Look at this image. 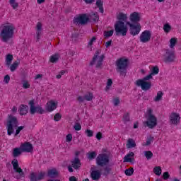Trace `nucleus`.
<instances>
[{
	"label": "nucleus",
	"instance_id": "f257e3e1",
	"mask_svg": "<svg viewBox=\"0 0 181 181\" xmlns=\"http://www.w3.org/2000/svg\"><path fill=\"white\" fill-rule=\"evenodd\" d=\"M15 31V26L13 25H4L0 34L1 41L6 43L13 37V32Z\"/></svg>",
	"mask_w": 181,
	"mask_h": 181
},
{
	"label": "nucleus",
	"instance_id": "f03ea898",
	"mask_svg": "<svg viewBox=\"0 0 181 181\" xmlns=\"http://www.w3.org/2000/svg\"><path fill=\"white\" fill-rule=\"evenodd\" d=\"M128 69V59L120 58L116 61V71L121 77L127 76V70Z\"/></svg>",
	"mask_w": 181,
	"mask_h": 181
},
{
	"label": "nucleus",
	"instance_id": "7ed1b4c3",
	"mask_svg": "<svg viewBox=\"0 0 181 181\" xmlns=\"http://www.w3.org/2000/svg\"><path fill=\"white\" fill-rule=\"evenodd\" d=\"M146 117L147 120L144 124L148 128L152 129L158 125V119L156 118V116L153 115V110L152 109H147Z\"/></svg>",
	"mask_w": 181,
	"mask_h": 181
},
{
	"label": "nucleus",
	"instance_id": "20e7f679",
	"mask_svg": "<svg viewBox=\"0 0 181 181\" xmlns=\"http://www.w3.org/2000/svg\"><path fill=\"white\" fill-rule=\"evenodd\" d=\"M152 78L151 75H147L146 77L142 79H138L135 81L136 86L137 87H141V90L144 91H148L152 87V82L148 81V80H151Z\"/></svg>",
	"mask_w": 181,
	"mask_h": 181
},
{
	"label": "nucleus",
	"instance_id": "39448f33",
	"mask_svg": "<svg viewBox=\"0 0 181 181\" xmlns=\"http://www.w3.org/2000/svg\"><path fill=\"white\" fill-rule=\"evenodd\" d=\"M115 30L117 36H127V33H128V27L125 25V23L122 21H117L115 24Z\"/></svg>",
	"mask_w": 181,
	"mask_h": 181
},
{
	"label": "nucleus",
	"instance_id": "423d86ee",
	"mask_svg": "<svg viewBox=\"0 0 181 181\" xmlns=\"http://www.w3.org/2000/svg\"><path fill=\"white\" fill-rule=\"evenodd\" d=\"M18 127V119L16 117L9 115L7 121V134L11 136L13 134V129Z\"/></svg>",
	"mask_w": 181,
	"mask_h": 181
},
{
	"label": "nucleus",
	"instance_id": "0eeeda50",
	"mask_svg": "<svg viewBox=\"0 0 181 181\" xmlns=\"http://www.w3.org/2000/svg\"><path fill=\"white\" fill-rule=\"evenodd\" d=\"M96 163L98 166H100L101 168L107 166L110 163V156L106 153L99 154L96 158Z\"/></svg>",
	"mask_w": 181,
	"mask_h": 181
},
{
	"label": "nucleus",
	"instance_id": "6e6552de",
	"mask_svg": "<svg viewBox=\"0 0 181 181\" xmlns=\"http://www.w3.org/2000/svg\"><path fill=\"white\" fill-rule=\"evenodd\" d=\"M104 60V55L100 56V51H97L90 62V66L95 64L97 69H100L103 66V61Z\"/></svg>",
	"mask_w": 181,
	"mask_h": 181
},
{
	"label": "nucleus",
	"instance_id": "1a4fd4ad",
	"mask_svg": "<svg viewBox=\"0 0 181 181\" xmlns=\"http://www.w3.org/2000/svg\"><path fill=\"white\" fill-rule=\"evenodd\" d=\"M29 105H30V114L32 115L36 114H43L45 112V110H43V107L41 106H35V102L33 100H30L29 102Z\"/></svg>",
	"mask_w": 181,
	"mask_h": 181
},
{
	"label": "nucleus",
	"instance_id": "9d476101",
	"mask_svg": "<svg viewBox=\"0 0 181 181\" xmlns=\"http://www.w3.org/2000/svg\"><path fill=\"white\" fill-rule=\"evenodd\" d=\"M126 24L129 26V32L130 34L132 35V36H136V35H139V33L141 32V24L137 23L134 25L131 23L130 22H127Z\"/></svg>",
	"mask_w": 181,
	"mask_h": 181
},
{
	"label": "nucleus",
	"instance_id": "9b49d317",
	"mask_svg": "<svg viewBox=\"0 0 181 181\" xmlns=\"http://www.w3.org/2000/svg\"><path fill=\"white\" fill-rule=\"evenodd\" d=\"M11 165H13V169H14L15 172L19 173L18 175L16 176V179H21V177H23L24 173L22 168H19V163L18 160L14 159L11 162Z\"/></svg>",
	"mask_w": 181,
	"mask_h": 181
},
{
	"label": "nucleus",
	"instance_id": "f8f14e48",
	"mask_svg": "<svg viewBox=\"0 0 181 181\" xmlns=\"http://www.w3.org/2000/svg\"><path fill=\"white\" fill-rule=\"evenodd\" d=\"M88 22V17L87 16V14H81L76 17L74 18V23L75 25H86Z\"/></svg>",
	"mask_w": 181,
	"mask_h": 181
},
{
	"label": "nucleus",
	"instance_id": "ddd939ff",
	"mask_svg": "<svg viewBox=\"0 0 181 181\" xmlns=\"http://www.w3.org/2000/svg\"><path fill=\"white\" fill-rule=\"evenodd\" d=\"M45 176H46V173L43 171L31 173L30 175V181H40L45 179Z\"/></svg>",
	"mask_w": 181,
	"mask_h": 181
},
{
	"label": "nucleus",
	"instance_id": "4468645a",
	"mask_svg": "<svg viewBox=\"0 0 181 181\" xmlns=\"http://www.w3.org/2000/svg\"><path fill=\"white\" fill-rule=\"evenodd\" d=\"M152 37V33L150 30H146L140 35V42L141 43H148Z\"/></svg>",
	"mask_w": 181,
	"mask_h": 181
},
{
	"label": "nucleus",
	"instance_id": "2eb2a0df",
	"mask_svg": "<svg viewBox=\"0 0 181 181\" xmlns=\"http://www.w3.org/2000/svg\"><path fill=\"white\" fill-rule=\"evenodd\" d=\"M170 122L173 125H178L180 124V115L179 113L173 112L170 115Z\"/></svg>",
	"mask_w": 181,
	"mask_h": 181
},
{
	"label": "nucleus",
	"instance_id": "dca6fc26",
	"mask_svg": "<svg viewBox=\"0 0 181 181\" xmlns=\"http://www.w3.org/2000/svg\"><path fill=\"white\" fill-rule=\"evenodd\" d=\"M165 62L170 63L175 60V51L173 49L165 50Z\"/></svg>",
	"mask_w": 181,
	"mask_h": 181
},
{
	"label": "nucleus",
	"instance_id": "f3484780",
	"mask_svg": "<svg viewBox=\"0 0 181 181\" xmlns=\"http://www.w3.org/2000/svg\"><path fill=\"white\" fill-rule=\"evenodd\" d=\"M23 152L30 153L33 151V146L29 142H25L21 146Z\"/></svg>",
	"mask_w": 181,
	"mask_h": 181
},
{
	"label": "nucleus",
	"instance_id": "a211bd4d",
	"mask_svg": "<svg viewBox=\"0 0 181 181\" xmlns=\"http://www.w3.org/2000/svg\"><path fill=\"white\" fill-rule=\"evenodd\" d=\"M57 108V103H54L53 100H50L47 102L46 105V110L47 111H49V112H52V111H54Z\"/></svg>",
	"mask_w": 181,
	"mask_h": 181
},
{
	"label": "nucleus",
	"instance_id": "6ab92c4d",
	"mask_svg": "<svg viewBox=\"0 0 181 181\" xmlns=\"http://www.w3.org/2000/svg\"><path fill=\"white\" fill-rule=\"evenodd\" d=\"M130 21L133 23H136L141 21V17L139 16V13L137 12H134L130 15Z\"/></svg>",
	"mask_w": 181,
	"mask_h": 181
},
{
	"label": "nucleus",
	"instance_id": "aec40b11",
	"mask_svg": "<svg viewBox=\"0 0 181 181\" xmlns=\"http://www.w3.org/2000/svg\"><path fill=\"white\" fill-rule=\"evenodd\" d=\"M42 23L38 22L36 25V35H37V42L40 40V35H42Z\"/></svg>",
	"mask_w": 181,
	"mask_h": 181
},
{
	"label": "nucleus",
	"instance_id": "412c9836",
	"mask_svg": "<svg viewBox=\"0 0 181 181\" xmlns=\"http://www.w3.org/2000/svg\"><path fill=\"white\" fill-rule=\"evenodd\" d=\"M90 177L93 180H99L100 177H101V172L100 170H93L90 173Z\"/></svg>",
	"mask_w": 181,
	"mask_h": 181
},
{
	"label": "nucleus",
	"instance_id": "4be33fe9",
	"mask_svg": "<svg viewBox=\"0 0 181 181\" xmlns=\"http://www.w3.org/2000/svg\"><path fill=\"white\" fill-rule=\"evenodd\" d=\"M71 166L74 169H78L80 166H81V163L80 162V159L78 158H75L71 160Z\"/></svg>",
	"mask_w": 181,
	"mask_h": 181
},
{
	"label": "nucleus",
	"instance_id": "5701e85b",
	"mask_svg": "<svg viewBox=\"0 0 181 181\" xmlns=\"http://www.w3.org/2000/svg\"><path fill=\"white\" fill-rule=\"evenodd\" d=\"M47 176L49 177H57L59 176V171L56 168L49 170L47 172Z\"/></svg>",
	"mask_w": 181,
	"mask_h": 181
},
{
	"label": "nucleus",
	"instance_id": "b1692460",
	"mask_svg": "<svg viewBox=\"0 0 181 181\" xmlns=\"http://www.w3.org/2000/svg\"><path fill=\"white\" fill-rule=\"evenodd\" d=\"M60 59V54L56 53L49 57L50 63H57Z\"/></svg>",
	"mask_w": 181,
	"mask_h": 181
},
{
	"label": "nucleus",
	"instance_id": "393cba45",
	"mask_svg": "<svg viewBox=\"0 0 181 181\" xmlns=\"http://www.w3.org/2000/svg\"><path fill=\"white\" fill-rule=\"evenodd\" d=\"M23 151H22V148H15L13 150V158H18V156H20V155H22V153Z\"/></svg>",
	"mask_w": 181,
	"mask_h": 181
},
{
	"label": "nucleus",
	"instance_id": "a878e982",
	"mask_svg": "<svg viewBox=\"0 0 181 181\" xmlns=\"http://www.w3.org/2000/svg\"><path fill=\"white\" fill-rule=\"evenodd\" d=\"M28 110L29 107H28V105H21L20 106V115H26Z\"/></svg>",
	"mask_w": 181,
	"mask_h": 181
},
{
	"label": "nucleus",
	"instance_id": "bb28decb",
	"mask_svg": "<svg viewBox=\"0 0 181 181\" xmlns=\"http://www.w3.org/2000/svg\"><path fill=\"white\" fill-rule=\"evenodd\" d=\"M136 146V144L135 143V140L133 139H129L127 141V148L128 149H131L132 148H135Z\"/></svg>",
	"mask_w": 181,
	"mask_h": 181
},
{
	"label": "nucleus",
	"instance_id": "cd10ccee",
	"mask_svg": "<svg viewBox=\"0 0 181 181\" xmlns=\"http://www.w3.org/2000/svg\"><path fill=\"white\" fill-rule=\"evenodd\" d=\"M12 60H13V56H12V54H7L5 61V64L7 67H9V66H11Z\"/></svg>",
	"mask_w": 181,
	"mask_h": 181
},
{
	"label": "nucleus",
	"instance_id": "c85d7f7f",
	"mask_svg": "<svg viewBox=\"0 0 181 181\" xmlns=\"http://www.w3.org/2000/svg\"><path fill=\"white\" fill-rule=\"evenodd\" d=\"M117 19L120 22H127L128 16H127V14H124V13H119L117 15Z\"/></svg>",
	"mask_w": 181,
	"mask_h": 181
},
{
	"label": "nucleus",
	"instance_id": "c756f323",
	"mask_svg": "<svg viewBox=\"0 0 181 181\" xmlns=\"http://www.w3.org/2000/svg\"><path fill=\"white\" fill-rule=\"evenodd\" d=\"M104 5V2L101 0H98L96 1V6L99 8V11L101 13H104V7L103 6Z\"/></svg>",
	"mask_w": 181,
	"mask_h": 181
},
{
	"label": "nucleus",
	"instance_id": "7c9ffc66",
	"mask_svg": "<svg viewBox=\"0 0 181 181\" xmlns=\"http://www.w3.org/2000/svg\"><path fill=\"white\" fill-rule=\"evenodd\" d=\"M153 173L156 176H160L162 175V168L160 166H156L153 168Z\"/></svg>",
	"mask_w": 181,
	"mask_h": 181
},
{
	"label": "nucleus",
	"instance_id": "2f4dec72",
	"mask_svg": "<svg viewBox=\"0 0 181 181\" xmlns=\"http://www.w3.org/2000/svg\"><path fill=\"white\" fill-rule=\"evenodd\" d=\"M88 159L90 160H93V159H95L97 157V153L95 151H93L87 153Z\"/></svg>",
	"mask_w": 181,
	"mask_h": 181
},
{
	"label": "nucleus",
	"instance_id": "473e14b6",
	"mask_svg": "<svg viewBox=\"0 0 181 181\" xmlns=\"http://www.w3.org/2000/svg\"><path fill=\"white\" fill-rule=\"evenodd\" d=\"M159 74V68L158 66H154L152 69L151 73L148 76H151V78L153 76Z\"/></svg>",
	"mask_w": 181,
	"mask_h": 181
},
{
	"label": "nucleus",
	"instance_id": "72a5a7b5",
	"mask_svg": "<svg viewBox=\"0 0 181 181\" xmlns=\"http://www.w3.org/2000/svg\"><path fill=\"white\" fill-rule=\"evenodd\" d=\"M105 39H108V37H111L112 35H114V30H110V31H105L103 33Z\"/></svg>",
	"mask_w": 181,
	"mask_h": 181
},
{
	"label": "nucleus",
	"instance_id": "f704fd0d",
	"mask_svg": "<svg viewBox=\"0 0 181 181\" xmlns=\"http://www.w3.org/2000/svg\"><path fill=\"white\" fill-rule=\"evenodd\" d=\"M9 4L13 9H16L19 6V4L16 0H9Z\"/></svg>",
	"mask_w": 181,
	"mask_h": 181
},
{
	"label": "nucleus",
	"instance_id": "c9c22d12",
	"mask_svg": "<svg viewBox=\"0 0 181 181\" xmlns=\"http://www.w3.org/2000/svg\"><path fill=\"white\" fill-rule=\"evenodd\" d=\"M134 156V152L129 153L126 156H124L125 162H132V158Z\"/></svg>",
	"mask_w": 181,
	"mask_h": 181
},
{
	"label": "nucleus",
	"instance_id": "e433bc0d",
	"mask_svg": "<svg viewBox=\"0 0 181 181\" xmlns=\"http://www.w3.org/2000/svg\"><path fill=\"white\" fill-rule=\"evenodd\" d=\"M144 153L148 160H149V159H152V156H153V153L151 151H146Z\"/></svg>",
	"mask_w": 181,
	"mask_h": 181
},
{
	"label": "nucleus",
	"instance_id": "4c0bfd02",
	"mask_svg": "<svg viewBox=\"0 0 181 181\" xmlns=\"http://www.w3.org/2000/svg\"><path fill=\"white\" fill-rule=\"evenodd\" d=\"M176 43H177V39L175 37L171 38L170 40V48L173 49V47L176 46Z\"/></svg>",
	"mask_w": 181,
	"mask_h": 181
},
{
	"label": "nucleus",
	"instance_id": "58836bf2",
	"mask_svg": "<svg viewBox=\"0 0 181 181\" xmlns=\"http://www.w3.org/2000/svg\"><path fill=\"white\" fill-rule=\"evenodd\" d=\"M162 97H163V93H162V91H158L157 93V95L154 98V101H156V103H158V101H160V100H162Z\"/></svg>",
	"mask_w": 181,
	"mask_h": 181
},
{
	"label": "nucleus",
	"instance_id": "ea45409f",
	"mask_svg": "<svg viewBox=\"0 0 181 181\" xmlns=\"http://www.w3.org/2000/svg\"><path fill=\"white\" fill-rule=\"evenodd\" d=\"M19 66V62L16 61L11 66H10V70L11 71H15L16 69H18Z\"/></svg>",
	"mask_w": 181,
	"mask_h": 181
},
{
	"label": "nucleus",
	"instance_id": "a19ab883",
	"mask_svg": "<svg viewBox=\"0 0 181 181\" xmlns=\"http://www.w3.org/2000/svg\"><path fill=\"white\" fill-rule=\"evenodd\" d=\"M83 97H84L86 101H91V100H93L94 95H93V93H89L84 95Z\"/></svg>",
	"mask_w": 181,
	"mask_h": 181
},
{
	"label": "nucleus",
	"instance_id": "79ce46f5",
	"mask_svg": "<svg viewBox=\"0 0 181 181\" xmlns=\"http://www.w3.org/2000/svg\"><path fill=\"white\" fill-rule=\"evenodd\" d=\"M163 30L165 33H169V32L172 30V26H170V25H169L168 23H166L163 26Z\"/></svg>",
	"mask_w": 181,
	"mask_h": 181
},
{
	"label": "nucleus",
	"instance_id": "37998d69",
	"mask_svg": "<svg viewBox=\"0 0 181 181\" xmlns=\"http://www.w3.org/2000/svg\"><path fill=\"white\" fill-rule=\"evenodd\" d=\"M124 173L127 176H132V175H134V168H128L125 170Z\"/></svg>",
	"mask_w": 181,
	"mask_h": 181
},
{
	"label": "nucleus",
	"instance_id": "c03bdc74",
	"mask_svg": "<svg viewBox=\"0 0 181 181\" xmlns=\"http://www.w3.org/2000/svg\"><path fill=\"white\" fill-rule=\"evenodd\" d=\"M23 88H25V89L30 88V83H29L28 81H23Z\"/></svg>",
	"mask_w": 181,
	"mask_h": 181
},
{
	"label": "nucleus",
	"instance_id": "a18cd8bd",
	"mask_svg": "<svg viewBox=\"0 0 181 181\" xmlns=\"http://www.w3.org/2000/svg\"><path fill=\"white\" fill-rule=\"evenodd\" d=\"M85 134H86L87 136H88L89 138H91V136H93V135H94V132H93L90 129H86L85 131Z\"/></svg>",
	"mask_w": 181,
	"mask_h": 181
},
{
	"label": "nucleus",
	"instance_id": "49530a36",
	"mask_svg": "<svg viewBox=\"0 0 181 181\" xmlns=\"http://www.w3.org/2000/svg\"><path fill=\"white\" fill-rule=\"evenodd\" d=\"M73 140V135L71 134H69L66 136V142L70 143Z\"/></svg>",
	"mask_w": 181,
	"mask_h": 181
},
{
	"label": "nucleus",
	"instance_id": "de8ad7c7",
	"mask_svg": "<svg viewBox=\"0 0 181 181\" xmlns=\"http://www.w3.org/2000/svg\"><path fill=\"white\" fill-rule=\"evenodd\" d=\"M111 86H112V80L108 79L105 90L108 91V90H110V87H111Z\"/></svg>",
	"mask_w": 181,
	"mask_h": 181
},
{
	"label": "nucleus",
	"instance_id": "09e8293b",
	"mask_svg": "<svg viewBox=\"0 0 181 181\" xmlns=\"http://www.w3.org/2000/svg\"><path fill=\"white\" fill-rule=\"evenodd\" d=\"M119 103H121V101L119 100V98H115L113 99V104H114L115 107L119 105Z\"/></svg>",
	"mask_w": 181,
	"mask_h": 181
},
{
	"label": "nucleus",
	"instance_id": "8fccbe9b",
	"mask_svg": "<svg viewBox=\"0 0 181 181\" xmlns=\"http://www.w3.org/2000/svg\"><path fill=\"white\" fill-rule=\"evenodd\" d=\"M124 122H128L129 121V114L126 113L123 116Z\"/></svg>",
	"mask_w": 181,
	"mask_h": 181
},
{
	"label": "nucleus",
	"instance_id": "3c124183",
	"mask_svg": "<svg viewBox=\"0 0 181 181\" xmlns=\"http://www.w3.org/2000/svg\"><path fill=\"white\" fill-rule=\"evenodd\" d=\"M153 141V137L152 136L149 137L148 139H147L146 141V146H148L151 145V144H152Z\"/></svg>",
	"mask_w": 181,
	"mask_h": 181
},
{
	"label": "nucleus",
	"instance_id": "603ef678",
	"mask_svg": "<svg viewBox=\"0 0 181 181\" xmlns=\"http://www.w3.org/2000/svg\"><path fill=\"white\" fill-rule=\"evenodd\" d=\"M62 119V115L59 113H57L54 117V121H60Z\"/></svg>",
	"mask_w": 181,
	"mask_h": 181
},
{
	"label": "nucleus",
	"instance_id": "864d4df0",
	"mask_svg": "<svg viewBox=\"0 0 181 181\" xmlns=\"http://www.w3.org/2000/svg\"><path fill=\"white\" fill-rule=\"evenodd\" d=\"M98 19H99L98 13H95L92 16V21H93V22H97V21H98Z\"/></svg>",
	"mask_w": 181,
	"mask_h": 181
},
{
	"label": "nucleus",
	"instance_id": "5fc2aeb1",
	"mask_svg": "<svg viewBox=\"0 0 181 181\" xmlns=\"http://www.w3.org/2000/svg\"><path fill=\"white\" fill-rule=\"evenodd\" d=\"M74 128L75 131H80L81 129V125L79 123H76Z\"/></svg>",
	"mask_w": 181,
	"mask_h": 181
},
{
	"label": "nucleus",
	"instance_id": "6e6d98bb",
	"mask_svg": "<svg viewBox=\"0 0 181 181\" xmlns=\"http://www.w3.org/2000/svg\"><path fill=\"white\" fill-rule=\"evenodd\" d=\"M169 172H165L163 174V178L164 179V180H168V179H169Z\"/></svg>",
	"mask_w": 181,
	"mask_h": 181
},
{
	"label": "nucleus",
	"instance_id": "4d7b16f0",
	"mask_svg": "<svg viewBox=\"0 0 181 181\" xmlns=\"http://www.w3.org/2000/svg\"><path fill=\"white\" fill-rule=\"evenodd\" d=\"M97 40L95 37H93L88 42V46H93V43Z\"/></svg>",
	"mask_w": 181,
	"mask_h": 181
},
{
	"label": "nucleus",
	"instance_id": "13d9d810",
	"mask_svg": "<svg viewBox=\"0 0 181 181\" xmlns=\"http://www.w3.org/2000/svg\"><path fill=\"white\" fill-rule=\"evenodd\" d=\"M77 100L78 103H84V101H86L84 96H78Z\"/></svg>",
	"mask_w": 181,
	"mask_h": 181
},
{
	"label": "nucleus",
	"instance_id": "bf43d9fd",
	"mask_svg": "<svg viewBox=\"0 0 181 181\" xmlns=\"http://www.w3.org/2000/svg\"><path fill=\"white\" fill-rule=\"evenodd\" d=\"M22 129H23V126L19 127L16 129V135H19V134H20L21 131H22Z\"/></svg>",
	"mask_w": 181,
	"mask_h": 181
},
{
	"label": "nucleus",
	"instance_id": "052dcab7",
	"mask_svg": "<svg viewBox=\"0 0 181 181\" xmlns=\"http://www.w3.org/2000/svg\"><path fill=\"white\" fill-rule=\"evenodd\" d=\"M10 80H11V77L9 76V75H6L4 77V83H6V84H8V83H9Z\"/></svg>",
	"mask_w": 181,
	"mask_h": 181
},
{
	"label": "nucleus",
	"instance_id": "680f3d73",
	"mask_svg": "<svg viewBox=\"0 0 181 181\" xmlns=\"http://www.w3.org/2000/svg\"><path fill=\"white\" fill-rule=\"evenodd\" d=\"M96 138L98 141H100L101 140V138H103V134L101 132H98L97 134H96Z\"/></svg>",
	"mask_w": 181,
	"mask_h": 181
},
{
	"label": "nucleus",
	"instance_id": "e2e57ef3",
	"mask_svg": "<svg viewBox=\"0 0 181 181\" xmlns=\"http://www.w3.org/2000/svg\"><path fill=\"white\" fill-rule=\"evenodd\" d=\"M105 172L106 173H110V172H111V168L110 167H105V169H104Z\"/></svg>",
	"mask_w": 181,
	"mask_h": 181
},
{
	"label": "nucleus",
	"instance_id": "0e129e2a",
	"mask_svg": "<svg viewBox=\"0 0 181 181\" xmlns=\"http://www.w3.org/2000/svg\"><path fill=\"white\" fill-rule=\"evenodd\" d=\"M112 42V40H110V41L106 42V43H105V47H110V46H111Z\"/></svg>",
	"mask_w": 181,
	"mask_h": 181
},
{
	"label": "nucleus",
	"instance_id": "69168bd1",
	"mask_svg": "<svg viewBox=\"0 0 181 181\" xmlns=\"http://www.w3.org/2000/svg\"><path fill=\"white\" fill-rule=\"evenodd\" d=\"M42 77H43V75L37 74V75L35 76V80H38V78H42Z\"/></svg>",
	"mask_w": 181,
	"mask_h": 181
},
{
	"label": "nucleus",
	"instance_id": "338daca9",
	"mask_svg": "<svg viewBox=\"0 0 181 181\" xmlns=\"http://www.w3.org/2000/svg\"><path fill=\"white\" fill-rule=\"evenodd\" d=\"M94 1H95V0H84L86 4H93V2H94Z\"/></svg>",
	"mask_w": 181,
	"mask_h": 181
},
{
	"label": "nucleus",
	"instance_id": "774afa93",
	"mask_svg": "<svg viewBox=\"0 0 181 181\" xmlns=\"http://www.w3.org/2000/svg\"><path fill=\"white\" fill-rule=\"evenodd\" d=\"M69 181H77V180L76 179V177L72 176L69 178Z\"/></svg>",
	"mask_w": 181,
	"mask_h": 181
}]
</instances>
